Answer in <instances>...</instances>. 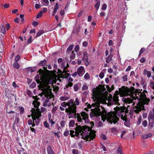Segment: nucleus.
<instances>
[{"instance_id":"obj_1","label":"nucleus","mask_w":154,"mask_h":154,"mask_svg":"<svg viewBox=\"0 0 154 154\" xmlns=\"http://www.w3.org/2000/svg\"><path fill=\"white\" fill-rule=\"evenodd\" d=\"M100 101L97 100L95 103L92 104V106L94 107H97L94 109H91L92 113V114H90V116H101V120L103 122H104L107 119L108 122L111 124L112 123L116 124L118 122L119 118L117 115L121 118L123 120H126L127 117L125 112V109H124L122 107H116L114 108V112H111L107 113L106 111L104 108L102 107L103 110L100 112V109L99 107L100 106Z\"/></svg>"},{"instance_id":"obj_2","label":"nucleus","mask_w":154,"mask_h":154,"mask_svg":"<svg viewBox=\"0 0 154 154\" xmlns=\"http://www.w3.org/2000/svg\"><path fill=\"white\" fill-rule=\"evenodd\" d=\"M75 132L72 130L69 131V135L72 137H75L76 136L78 138H79L81 137L84 140L90 141L93 140L96 136L94 131H91L90 128L85 126H78L75 128Z\"/></svg>"},{"instance_id":"obj_3","label":"nucleus","mask_w":154,"mask_h":154,"mask_svg":"<svg viewBox=\"0 0 154 154\" xmlns=\"http://www.w3.org/2000/svg\"><path fill=\"white\" fill-rule=\"evenodd\" d=\"M74 99H70L68 102H63L61 103V106L63 107H66V106H68L67 108L65 109V112L68 116L69 118L77 119L78 121L81 122L82 121L79 113H76L77 106L73 104Z\"/></svg>"},{"instance_id":"obj_4","label":"nucleus","mask_w":154,"mask_h":154,"mask_svg":"<svg viewBox=\"0 0 154 154\" xmlns=\"http://www.w3.org/2000/svg\"><path fill=\"white\" fill-rule=\"evenodd\" d=\"M41 85L42 88L43 95L44 96L43 106L45 107L48 105L51 99H52V101H54V96L51 92L50 87H46L44 85L41 84Z\"/></svg>"},{"instance_id":"obj_5","label":"nucleus","mask_w":154,"mask_h":154,"mask_svg":"<svg viewBox=\"0 0 154 154\" xmlns=\"http://www.w3.org/2000/svg\"><path fill=\"white\" fill-rule=\"evenodd\" d=\"M137 92H136V90H135L134 88L131 87L130 89H128L127 91V93L125 94L126 95H129L132 99L127 98H123L122 99V100L123 102L126 103L130 104L133 103V105H134L135 102L134 100H135L138 97L137 96Z\"/></svg>"},{"instance_id":"obj_6","label":"nucleus","mask_w":154,"mask_h":154,"mask_svg":"<svg viewBox=\"0 0 154 154\" xmlns=\"http://www.w3.org/2000/svg\"><path fill=\"white\" fill-rule=\"evenodd\" d=\"M38 72L39 73V74L35 76V79L37 83L39 84V86L40 87L41 89H42V88L41 84L45 85V87H49L48 85L49 83V79L46 77L44 71L40 69Z\"/></svg>"},{"instance_id":"obj_7","label":"nucleus","mask_w":154,"mask_h":154,"mask_svg":"<svg viewBox=\"0 0 154 154\" xmlns=\"http://www.w3.org/2000/svg\"><path fill=\"white\" fill-rule=\"evenodd\" d=\"M103 100H105V102L106 103H107L106 101H107L108 105L110 106L118 103L119 97L117 95H114L113 98H112V97H109L108 99L107 96L104 95Z\"/></svg>"},{"instance_id":"obj_8","label":"nucleus","mask_w":154,"mask_h":154,"mask_svg":"<svg viewBox=\"0 0 154 154\" xmlns=\"http://www.w3.org/2000/svg\"><path fill=\"white\" fill-rule=\"evenodd\" d=\"M31 111L32 114L31 115L32 117V119L33 120V122L36 124H38L40 122L39 118L41 116L40 112L36 110L34 108L32 109Z\"/></svg>"},{"instance_id":"obj_9","label":"nucleus","mask_w":154,"mask_h":154,"mask_svg":"<svg viewBox=\"0 0 154 154\" xmlns=\"http://www.w3.org/2000/svg\"><path fill=\"white\" fill-rule=\"evenodd\" d=\"M80 115V116L82 120L81 122L78 121L79 122H83V120L84 121L85 123H89L88 119V114L85 112H82L80 113H79Z\"/></svg>"},{"instance_id":"obj_10","label":"nucleus","mask_w":154,"mask_h":154,"mask_svg":"<svg viewBox=\"0 0 154 154\" xmlns=\"http://www.w3.org/2000/svg\"><path fill=\"white\" fill-rule=\"evenodd\" d=\"M61 66L62 68H63L64 70L63 72L61 73V78H67L70 76V75L68 73H67V71L65 70L66 69V67L64 63H62Z\"/></svg>"},{"instance_id":"obj_11","label":"nucleus","mask_w":154,"mask_h":154,"mask_svg":"<svg viewBox=\"0 0 154 154\" xmlns=\"http://www.w3.org/2000/svg\"><path fill=\"white\" fill-rule=\"evenodd\" d=\"M88 60V54L86 51H85L83 53L82 60L85 62V65L87 66L89 65Z\"/></svg>"},{"instance_id":"obj_12","label":"nucleus","mask_w":154,"mask_h":154,"mask_svg":"<svg viewBox=\"0 0 154 154\" xmlns=\"http://www.w3.org/2000/svg\"><path fill=\"white\" fill-rule=\"evenodd\" d=\"M77 72L78 74L79 75H82L85 72L84 67L81 66L79 67L77 69Z\"/></svg>"},{"instance_id":"obj_13","label":"nucleus","mask_w":154,"mask_h":154,"mask_svg":"<svg viewBox=\"0 0 154 154\" xmlns=\"http://www.w3.org/2000/svg\"><path fill=\"white\" fill-rule=\"evenodd\" d=\"M145 92L147 93L146 91H144L143 92H137V95L138 96V97H140L141 98L143 99H146V95L145 94Z\"/></svg>"},{"instance_id":"obj_14","label":"nucleus","mask_w":154,"mask_h":154,"mask_svg":"<svg viewBox=\"0 0 154 154\" xmlns=\"http://www.w3.org/2000/svg\"><path fill=\"white\" fill-rule=\"evenodd\" d=\"M47 151L48 154H54V152L50 146H48Z\"/></svg>"},{"instance_id":"obj_15","label":"nucleus","mask_w":154,"mask_h":154,"mask_svg":"<svg viewBox=\"0 0 154 154\" xmlns=\"http://www.w3.org/2000/svg\"><path fill=\"white\" fill-rule=\"evenodd\" d=\"M113 56V54H110V55L106 58V63H109L112 60V58Z\"/></svg>"},{"instance_id":"obj_16","label":"nucleus","mask_w":154,"mask_h":154,"mask_svg":"<svg viewBox=\"0 0 154 154\" xmlns=\"http://www.w3.org/2000/svg\"><path fill=\"white\" fill-rule=\"evenodd\" d=\"M80 100L78 97H76L75 99V100L73 101V104H75V106H78L80 103Z\"/></svg>"},{"instance_id":"obj_17","label":"nucleus","mask_w":154,"mask_h":154,"mask_svg":"<svg viewBox=\"0 0 154 154\" xmlns=\"http://www.w3.org/2000/svg\"><path fill=\"white\" fill-rule=\"evenodd\" d=\"M32 104L34 105V107L36 108L35 109L36 110V109L38 107V106H39L40 103L39 102H38L37 101L35 100L33 102Z\"/></svg>"},{"instance_id":"obj_18","label":"nucleus","mask_w":154,"mask_h":154,"mask_svg":"<svg viewBox=\"0 0 154 154\" xmlns=\"http://www.w3.org/2000/svg\"><path fill=\"white\" fill-rule=\"evenodd\" d=\"M69 98V97L61 96L60 97V100L62 101H66L68 100Z\"/></svg>"},{"instance_id":"obj_19","label":"nucleus","mask_w":154,"mask_h":154,"mask_svg":"<svg viewBox=\"0 0 154 154\" xmlns=\"http://www.w3.org/2000/svg\"><path fill=\"white\" fill-rule=\"evenodd\" d=\"M152 134L151 133H149L147 134L143 135L142 137L143 139H146L152 136Z\"/></svg>"},{"instance_id":"obj_20","label":"nucleus","mask_w":154,"mask_h":154,"mask_svg":"<svg viewBox=\"0 0 154 154\" xmlns=\"http://www.w3.org/2000/svg\"><path fill=\"white\" fill-rule=\"evenodd\" d=\"M0 28H1V32L3 34H4L6 32L5 26L3 25H0Z\"/></svg>"},{"instance_id":"obj_21","label":"nucleus","mask_w":154,"mask_h":154,"mask_svg":"<svg viewBox=\"0 0 154 154\" xmlns=\"http://www.w3.org/2000/svg\"><path fill=\"white\" fill-rule=\"evenodd\" d=\"M44 32L45 31L43 30H39V31L37 33L36 37H38L40 36L42 34L44 33Z\"/></svg>"},{"instance_id":"obj_22","label":"nucleus","mask_w":154,"mask_h":154,"mask_svg":"<svg viewBox=\"0 0 154 154\" xmlns=\"http://www.w3.org/2000/svg\"><path fill=\"white\" fill-rule=\"evenodd\" d=\"M154 118V113L152 112H150L149 114L148 118L149 121H150V119H152Z\"/></svg>"},{"instance_id":"obj_23","label":"nucleus","mask_w":154,"mask_h":154,"mask_svg":"<svg viewBox=\"0 0 154 154\" xmlns=\"http://www.w3.org/2000/svg\"><path fill=\"white\" fill-rule=\"evenodd\" d=\"M53 107L52 108L51 112L53 114H54L56 112V111L58 109V107L57 106H53Z\"/></svg>"},{"instance_id":"obj_24","label":"nucleus","mask_w":154,"mask_h":154,"mask_svg":"<svg viewBox=\"0 0 154 154\" xmlns=\"http://www.w3.org/2000/svg\"><path fill=\"white\" fill-rule=\"evenodd\" d=\"M75 124V121L73 120H71L69 122V127H73L74 126Z\"/></svg>"},{"instance_id":"obj_25","label":"nucleus","mask_w":154,"mask_h":154,"mask_svg":"<svg viewBox=\"0 0 154 154\" xmlns=\"http://www.w3.org/2000/svg\"><path fill=\"white\" fill-rule=\"evenodd\" d=\"M47 63V61L45 60H44L43 61H41L39 63V65L40 66H44Z\"/></svg>"},{"instance_id":"obj_26","label":"nucleus","mask_w":154,"mask_h":154,"mask_svg":"<svg viewBox=\"0 0 154 154\" xmlns=\"http://www.w3.org/2000/svg\"><path fill=\"white\" fill-rule=\"evenodd\" d=\"M53 101L52 100L51 102V101H50V102L48 103V105L47 106H48L49 107L51 106L52 105L54 106L56 104V101H55V103L53 102Z\"/></svg>"},{"instance_id":"obj_27","label":"nucleus","mask_w":154,"mask_h":154,"mask_svg":"<svg viewBox=\"0 0 154 154\" xmlns=\"http://www.w3.org/2000/svg\"><path fill=\"white\" fill-rule=\"evenodd\" d=\"M100 1H98L97 3H96V4H95V8H96V10L97 11L99 8V7H100Z\"/></svg>"},{"instance_id":"obj_28","label":"nucleus","mask_w":154,"mask_h":154,"mask_svg":"<svg viewBox=\"0 0 154 154\" xmlns=\"http://www.w3.org/2000/svg\"><path fill=\"white\" fill-rule=\"evenodd\" d=\"M135 109L134 110V112L136 113H138L141 110V108L139 107H136Z\"/></svg>"},{"instance_id":"obj_29","label":"nucleus","mask_w":154,"mask_h":154,"mask_svg":"<svg viewBox=\"0 0 154 154\" xmlns=\"http://www.w3.org/2000/svg\"><path fill=\"white\" fill-rule=\"evenodd\" d=\"M73 47L74 45H70L67 49V51L68 52L71 51L72 50Z\"/></svg>"},{"instance_id":"obj_30","label":"nucleus","mask_w":154,"mask_h":154,"mask_svg":"<svg viewBox=\"0 0 154 154\" xmlns=\"http://www.w3.org/2000/svg\"><path fill=\"white\" fill-rule=\"evenodd\" d=\"M69 130L67 128L65 129V131L63 133V135L65 136H67L69 134Z\"/></svg>"},{"instance_id":"obj_31","label":"nucleus","mask_w":154,"mask_h":154,"mask_svg":"<svg viewBox=\"0 0 154 154\" xmlns=\"http://www.w3.org/2000/svg\"><path fill=\"white\" fill-rule=\"evenodd\" d=\"M13 66L14 68L18 69L19 67V65L18 63L15 62L14 63Z\"/></svg>"},{"instance_id":"obj_32","label":"nucleus","mask_w":154,"mask_h":154,"mask_svg":"<svg viewBox=\"0 0 154 154\" xmlns=\"http://www.w3.org/2000/svg\"><path fill=\"white\" fill-rule=\"evenodd\" d=\"M26 93L29 97H32V94L31 91L30 90H27L26 91Z\"/></svg>"},{"instance_id":"obj_33","label":"nucleus","mask_w":154,"mask_h":154,"mask_svg":"<svg viewBox=\"0 0 154 154\" xmlns=\"http://www.w3.org/2000/svg\"><path fill=\"white\" fill-rule=\"evenodd\" d=\"M66 122L65 121H62L60 122V126L62 128H63L65 126Z\"/></svg>"},{"instance_id":"obj_34","label":"nucleus","mask_w":154,"mask_h":154,"mask_svg":"<svg viewBox=\"0 0 154 154\" xmlns=\"http://www.w3.org/2000/svg\"><path fill=\"white\" fill-rule=\"evenodd\" d=\"M84 78L87 80L90 78V75L88 72L86 73L84 76Z\"/></svg>"},{"instance_id":"obj_35","label":"nucleus","mask_w":154,"mask_h":154,"mask_svg":"<svg viewBox=\"0 0 154 154\" xmlns=\"http://www.w3.org/2000/svg\"><path fill=\"white\" fill-rule=\"evenodd\" d=\"M42 15V11H40V12L36 16V18H38L39 17H41Z\"/></svg>"},{"instance_id":"obj_36","label":"nucleus","mask_w":154,"mask_h":154,"mask_svg":"<svg viewBox=\"0 0 154 154\" xmlns=\"http://www.w3.org/2000/svg\"><path fill=\"white\" fill-rule=\"evenodd\" d=\"M122 79L124 82L127 81L128 80L127 75H125L122 77Z\"/></svg>"},{"instance_id":"obj_37","label":"nucleus","mask_w":154,"mask_h":154,"mask_svg":"<svg viewBox=\"0 0 154 154\" xmlns=\"http://www.w3.org/2000/svg\"><path fill=\"white\" fill-rule=\"evenodd\" d=\"M75 54L74 53V52L72 51V52L70 56V58L72 59H74L75 58Z\"/></svg>"},{"instance_id":"obj_38","label":"nucleus","mask_w":154,"mask_h":154,"mask_svg":"<svg viewBox=\"0 0 154 154\" xmlns=\"http://www.w3.org/2000/svg\"><path fill=\"white\" fill-rule=\"evenodd\" d=\"M19 109L20 113L21 114H23L24 112V108L22 106H20L19 107Z\"/></svg>"},{"instance_id":"obj_39","label":"nucleus","mask_w":154,"mask_h":154,"mask_svg":"<svg viewBox=\"0 0 154 154\" xmlns=\"http://www.w3.org/2000/svg\"><path fill=\"white\" fill-rule=\"evenodd\" d=\"M150 87L154 90V82H151L149 83Z\"/></svg>"},{"instance_id":"obj_40","label":"nucleus","mask_w":154,"mask_h":154,"mask_svg":"<svg viewBox=\"0 0 154 154\" xmlns=\"http://www.w3.org/2000/svg\"><path fill=\"white\" fill-rule=\"evenodd\" d=\"M43 2L45 3L44 5L47 6L49 5V1L48 0H43Z\"/></svg>"},{"instance_id":"obj_41","label":"nucleus","mask_w":154,"mask_h":154,"mask_svg":"<svg viewBox=\"0 0 154 154\" xmlns=\"http://www.w3.org/2000/svg\"><path fill=\"white\" fill-rule=\"evenodd\" d=\"M20 59V55H17L15 58V62H18Z\"/></svg>"},{"instance_id":"obj_42","label":"nucleus","mask_w":154,"mask_h":154,"mask_svg":"<svg viewBox=\"0 0 154 154\" xmlns=\"http://www.w3.org/2000/svg\"><path fill=\"white\" fill-rule=\"evenodd\" d=\"M72 153L73 154H79V151L78 150L74 149L72 150Z\"/></svg>"},{"instance_id":"obj_43","label":"nucleus","mask_w":154,"mask_h":154,"mask_svg":"<svg viewBox=\"0 0 154 154\" xmlns=\"http://www.w3.org/2000/svg\"><path fill=\"white\" fill-rule=\"evenodd\" d=\"M142 125L144 127H146L147 125V122L146 120H144L142 122Z\"/></svg>"},{"instance_id":"obj_44","label":"nucleus","mask_w":154,"mask_h":154,"mask_svg":"<svg viewBox=\"0 0 154 154\" xmlns=\"http://www.w3.org/2000/svg\"><path fill=\"white\" fill-rule=\"evenodd\" d=\"M107 8V5L106 4H104L102 6V9L103 10H105Z\"/></svg>"},{"instance_id":"obj_45","label":"nucleus","mask_w":154,"mask_h":154,"mask_svg":"<svg viewBox=\"0 0 154 154\" xmlns=\"http://www.w3.org/2000/svg\"><path fill=\"white\" fill-rule=\"evenodd\" d=\"M29 71H30L31 72H34L35 69V68H32V67H29Z\"/></svg>"},{"instance_id":"obj_46","label":"nucleus","mask_w":154,"mask_h":154,"mask_svg":"<svg viewBox=\"0 0 154 154\" xmlns=\"http://www.w3.org/2000/svg\"><path fill=\"white\" fill-rule=\"evenodd\" d=\"M145 51V49L144 48H142L141 49L139 54V56L141 55L142 53H143Z\"/></svg>"},{"instance_id":"obj_47","label":"nucleus","mask_w":154,"mask_h":154,"mask_svg":"<svg viewBox=\"0 0 154 154\" xmlns=\"http://www.w3.org/2000/svg\"><path fill=\"white\" fill-rule=\"evenodd\" d=\"M44 125L46 128H48L49 127V125L48 122L47 121H45L44 123Z\"/></svg>"},{"instance_id":"obj_48","label":"nucleus","mask_w":154,"mask_h":154,"mask_svg":"<svg viewBox=\"0 0 154 154\" xmlns=\"http://www.w3.org/2000/svg\"><path fill=\"white\" fill-rule=\"evenodd\" d=\"M79 47L78 45H76L75 47L74 50L76 52H77L79 50Z\"/></svg>"},{"instance_id":"obj_49","label":"nucleus","mask_w":154,"mask_h":154,"mask_svg":"<svg viewBox=\"0 0 154 154\" xmlns=\"http://www.w3.org/2000/svg\"><path fill=\"white\" fill-rule=\"evenodd\" d=\"M104 76V74L103 72H101L99 75V77L101 79H102L103 78Z\"/></svg>"},{"instance_id":"obj_50","label":"nucleus","mask_w":154,"mask_h":154,"mask_svg":"<svg viewBox=\"0 0 154 154\" xmlns=\"http://www.w3.org/2000/svg\"><path fill=\"white\" fill-rule=\"evenodd\" d=\"M36 86V83L35 82H32L30 85V87L33 88Z\"/></svg>"},{"instance_id":"obj_51","label":"nucleus","mask_w":154,"mask_h":154,"mask_svg":"<svg viewBox=\"0 0 154 154\" xmlns=\"http://www.w3.org/2000/svg\"><path fill=\"white\" fill-rule=\"evenodd\" d=\"M74 89L75 91H77L79 89L78 86L77 85H75L74 86Z\"/></svg>"},{"instance_id":"obj_52","label":"nucleus","mask_w":154,"mask_h":154,"mask_svg":"<svg viewBox=\"0 0 154 154\" xmlns=\"http://www.w3.org/2000/svg\"><path fill=\"white\" fill-rule=\"evenodd\" d=\"M48 121L49 122L51 125H54L55 123V122L53 121L52 119L48 120Z\"/></svg>"},{"instance_id":"obj_53","label":"nucleus","mask_w":154,"mask_h":154,"mask_svg":"<svg viewBox=\"0 0 154 154\" xmlns=\"http://www.w3.org/2000/svg\"><path fill=\"white\" fill-rule=\"evenodd\" d=\"M33 120H32L31 119L29 120L28 121V124L29 125H32V123L33 122Z\"/></svg>"},{"instance_id":"obj_54","label":"nucleus","mask_w":154,"mask_h":154,"mask_svg":"<svg viewBox=\"0 0 154 154\" xmlns=\"http://www.w3.org/2000/svg\"><path fill=\"white\" fill-rule=\"evenodd\" d=\"M72 85V83L71 82H68L66 85V87L67 88H68L69 87H71Z\"/></svg>"},{"instance_id":"obj_55","label":"nucleus","mask_w":154,"mask_h":154,"mask_svg":"<svg viewBox=\"0 0 154 154\" xmlns=\"http://www.w3.org/2000/svg\"><path fill=\"white\" fill-rule=\"evenodd\" d=\"M88 89V87L86 85H84L82 88V89L83 90H86Z\"/></svg>"},{"instance_id":"obj_56","label":"nucleus","mask_w":154,"mask_h":154,"mask_svg":"<svg viewBox=\"0 0 154 154\" xmlns=\"http://www.w3.org/2000/svg\"><path fill=\"white\" fill-rule=\"evenodd\" d=\"M146 59L144 57H142L141 58L140 60V62L141 63H144L145 61H146Z\"/></svg>"},{"instance_id":"obj_57","label":"nucleus","mask_w":154,"mask_h":154,"mask_svg":"<svg viewBox=\"0 0 154 154\" xmlns=\"http://www.w3.org/2000/svg\"><path fill=\"white\" fill-rule=\"evenodd\" d=\"M38 23L36 21H34L32 23V25L34 26H38Z\"/></svg>"},{"instance_id":"obj_58","label":"nucleus","mask_w":154,"mask_h":154,"mask_svg":"<svg viewBox=\"0 0 154 154\" xmlns=\"http://www.w3.org/2000/svg\"><path fill=\"white\" fill-rule=\"evenodd\" d=\"M100 137L102 139L104 140H106V138L105 135L103 134H102L100 136Z\"/></svg>"},{"instance_id":"obj_59","label":"nucleus","mask_w":154,"mask_h":154,"mask_svg":"<svg viewBox=\"0 0 154 154\" xmlns=\"http://www.w3.org/2000/svg\"><path fill=\"white\" fill-rule=\"evenodd\" d=\"M13 86L15 88H17L18 87L15 82H14L12 83Z\"/></svg>"},{"instance_id":"obj_60","label":"nucleus","mask_w":154,"mask_h":154,"mask_svg":"<svg viewBox=\"0 0 154 154\" xmlns=\"http://www.w3.org/2000/svg\"><path fill=\"white\" fill-rule=\"evenodd\" d=\"M60 132V131H58L57 132V133H56V132H53V133L55 135V136H57L58 137H60V136L59 135V133Z\"/></svg>"},{"instance_id":"obj_61","label":"nucleus","mask_w":154,"mask_h":154,"mask_svg":"<svg viewBox=\"0 0 154 154\" xmlns=\"http://www.w3.org/2000/svg\"><path fill=\"white\" fill-rule=\"evenodd\" d=\"M32 36H31L28 39L27 42L28 44H30L32 42Z\"/></svg>"},{"instance_id":"obj_62","label":"nucleus","mask_w":154,"mask_h":154,"mask_svg":"<svg viewBox=\"0 0 154 154\" xmlns=\"http://www.w3.org/2000/svg\"><path fill=\"white\" fill-rule=\"evenodd\" d=\"M6 29L7 30H8L10 28V26L9 23H7L6 25Z\"/></svg>"},{"instance_id":"obj_63","label":"nucleus","mask_w":154,"mask_h":154,"mask_svg":"<svg viewBox=\"0 0 154 154\" xmlns=\"http://www.w3.org/2000/svg\"><path fill=\"white\" fill-rule=\"evenodd\" d=\"M83 46L85 47H86L88 45V43L87 42L85 41L83 42Z\"/></svg>"},{"instance_id":"obj_64","label":"nucleus","mask_w":154,"mask_h":154,"mask_svg":"<svg viewBox=\"0 0 154 154\" xmlns=\"http://www.w3.org/2000/svg\"><path fill=\"white\" fill-rule=\"evenodd\" d=\"M117 152H118L119 153L121 152H122V151L121 148L120 147H118V149H117Z\"/></svg>"}]
</instances>
